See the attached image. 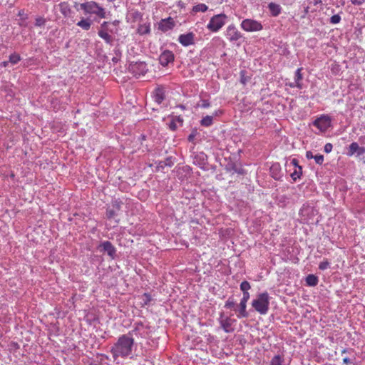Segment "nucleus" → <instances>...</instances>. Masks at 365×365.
Listing matches in <instances>:
<instances>
[{
    "label": "nucleus",
    "instance_id": "nucleus-1",
    "mask_svg": "<svg viewBox=\"0 0 365 365\" xmlns=\"http://www.w3.org/2000/svg\"><path fill=\"white\" fill-rule=\"evenodd\" d=\"M134 346V339L128 334L120 336L118 341L110 349L113 358L115 360L118 357L126 358L132 354Z\"/></svg>",
    "mask_w": 365,
    "mask_h": 365
},
{
    "label": "nucleus",
    "instance_id": "nucleus-2",
    "mask_svg": "<svg viewBox=\"0 0 365 365\" xmlns=\"http://www.w3.org/2000/svg\"><path fill=\"white\" fill-rule=\"evenodd\" d=\"M81 9L86 14L95 15L101 19L106 18V9L96 1H90L79 4L77 10Z\"/></svg>",
    "mask_w": 365,
    "mask_h": 365
},
{
    "label": "nucleus",
    "instance_id": "nucleus-3",
    "mask_svg": "<svg viewBox=\"0 0 365 365\" xmlns=\"http://www.w3.org/2000/svg\"><path fill=\"white\" fill-rule=\"evenodd\" d=\"M254 309L262 315L267 314L269 309V296L267 292L259 294L252 302Z\"/></svg>",
    "mask_w": 365,
    "mask_h": 365
},
{
    "label": "nucleus",
    "instance_id": "nucleus-4",
    "mask_svg": "<svg viewBox=\"0 0 365 365\" xmlns=\"http://www.w3.org/2000/svg\"><path fill=\"white\" fill-rule=\"evenodd\" d=\"M226 19L225 14L215 15L210 19L207 28L212 32H217L225 24Z\"/></svg>",
    "mask_w": 365,
    "mask_h": 365
},
{
    "label": "nucleus",
    "instance_id": "nucleus-5",
    "mask_svg": "<svg viewBox=\"0 0 365 365\" xmlns=\"http://www.w3.org/2000/svg\"><path fill=\"white\" fill-rule=\"evenodd\" d=\"M240 27L247 32H257L263 29L261 22L252 19H244L240 24Z\"/></svg>",
    "mask_w": 365,
    "mask_h": 365
},
{
    "label": "nucleus",
    "instance_id": "nucleus-6",
    "mask_svg": "<svg viewBox=\"0 0 365 365\" xmlns=\"http://www.w3.org/2000/svg\"><path fill=\"white\" fill-rule=\"evenodd\" d=\"M129 71L136 77L143 76L147 72V66L144 62L131 63Z\"/></svg>",
    "mask_w": 365,
    "mask_h": 365
},
{
    "label": "nucleus",
    "instance_id": "nucleus-7",
    "mask_svg": "<svg viewBox=\"0 0 365 365\" xmlns=\"http://www.w3.org/2000/svg\"><path fill=\"white\" fill-rule=\"evenodd\" d=\"M313 125L320 131L324 132L331 126V118L328 115H322L313 122Z\"/></svg>",
    "mask_w": 365,
    "mask_h": 365
},
{
    "label": "nucleus",
    "instance_id": "nucleus-8",
    "mask_svg": "<svg viewBox=\"0 0 365 365\" xmlns=\"http://www.w3.org/2000/svg\"><path fill=\"white\" fill-rule=\"evenodd\" d=\"M226 38L231 42H236L242 38V34L237 30L235 25H229L225 31Z\"/></svg>",
    "mask_w": 365,
    "mask_h": 365
},
{
    "label": "nucleus",
    "instance_id": "nucleus-9",
    "mask_svg": "<svg viewBox=\"0 0 365 365\" xmlns=\"http://www.w3.org/2000/svg\"><path fill=\"white\" fill-rule=\"evenodd\" d=\"M219 320L221 327L226 333L232 331V326L235 322V319H231L230 317H225L223 313H221Z\"/></svg>",
    "mask_w": 365,
    "mask_h": 365
},
{
    "label": "nucleus",
    "instance_id": "nucleus-10",
    "mask_svg": "<svg viewBox=\"0 0 365 365\" xmlns=\"http://www.w3.org/2000/svg\"><path fill=\"white\" fill-rule=\"evenodd\" d=\"M179 43L183 46H189L195 43V34L192 32L183 34L178 37Z\"/></svg>",
    "mask_w": 365,
    "mask_h": 365
},
{
    "label": "nucleus",
    "instance_id": "nucleus-11",
    "mask_svg": "<svg viewBox=\"0 0 365 365\" xmlns=\"http://www.w3.org/2000/svg\"><path fill=\"white\" fill-rule=\"evenodd\" d=\"M174 54L172 51L165 50L160 55L159 61L162 66H166L174 61Z\"/></svg>",
    "mask_w": 365,
    "mask_h": 365
},
{
    "label": "nucleus",
    "instance_id": "nucleus-12",
    "mask_svg": "<svg viewBox=\"0 0 365 365\" xmlns=\"http://www.w3.org/2000/svg\"><path fill=\"white\" fill-rule=\"evenodd\" d=\"M364 153L365 148L360 147L357 143L354 142L350 144L347 155L349 156H352L353 155L356 154L357 156H361Z\"/></svg>",
    "mask_w": 365,
    "mask_h": 365
},
{
    "label": "nucleus",
    "instance_id": "nucleus-13",
    "mask_svg": "<svg viewBox=\"0 0 365 365\" xmlns=\"http://www.w3.org/2000/svg\"><path fill=\"white\" fill-rule=\"evenodd\" d=\"M99 247L102 251L106 252L108 255L112 258L115 255V248L109 241H104L100 245Z\"/></svg>",
    "mask_w": 365,
    "mask_h": 365
},
{
    "label": "nucleus",
    "instance_id": "nucleus-14",
    "mask_svg": "<svg viewBox=\"0 0 365 365\" xmlns=\"http://www.w3.org/2000/svg\"><path fill=\"white\" fill-rule=\"evenodd\" d=\"M175 26V22L173 19L170 17L168 19H165L160 21L159 23V29L161 31L166 32L169 30H171Z\"/></svg>",
    "mask_w": 365,
    "mask_h": 365
},
{
    "label": "nucleus",
    "instance_id": "nucleus-15",
    "mask_svg": "<svg viewBox=\"0 0 365 365\" xmlns=\"http://www.w3.org/2000/svg\"><path fill=\"white\" fill-rule=\"evenodd\" d=\"M290 164L295 168L294 171L291 174L292 178L295 181L302 175V168L298 165V160L295 158L291 160Z\"/></svg>",
    "mask_w": 365,
    "mask_h": 365
},
{
    "label": "nucleus",
    "instance_id": "nucleus-16",
    "mask_svg": "<svg viewBox=\"0 0 365 365\" xmlns=\"http://www.w3.org/2000/svg\"><path fill=\"white\" fill-rule=\"evenodd\" d=\"M247 304L240 302L239 304V307L235 309V311L237 312V317L239 319L246 318L248 317V313L246 310Z\"/></svg>",
    "mask_w": 365,
    "mask_h": 365
},
{
    "label": "nucleus",
    "instance_id": "nucleus-17",
    "mask_svg": "<svg viewBox=\"0 0 365 365\" xmlns=\"http://www.w3.org/2000/svg\"><path fill=\"white\" fill-rule=\"evenodd\" d=\"M165 98V91L163 88H157L154 93V100L158 104H160Z\"/></svg>",
    "mask_w": 365,
    "mask_h": 365
},
{
    "label": "nucleus",
    "instance_id": "nucleus-18",
    "mask_svg": "<svg viewBox=\"0 0 365 365\" xmlns=\"http://www.w3.org/2000/svg\"><path fill=\"white\" fill-rule=\"evenodd\" d=\"M98 36L103 38L107 43H111L113 41V38L110 35V34L108 32L107 30H106L104 28L103 29L101 26L100 30L98 32Z\"/></svg>",
    "mask_w": 365,
    "mask_h": 365
},
{
    "label": "nucleus",
    "instance_id": "nucleus-19",
    "mask_svg": "<svg viewBox=\"0 0 365 365\" xmlns=\"http://www.w3.org/2000/svg\"><path fill=\"white\" fill-rule=\"evenodd\" d=\"M269 10L273 16H277L281 13V6L275 3L271 2L268 4Z\"/></svg>",
    "mask_w": 365,
    "mask_h": 365
},
{
    "label": "nucleus",
    "instance_id": "nucleus-20",
    "mask_svg": "<svg viewBox=\"0 0 365 365\" xmlns=\"http://www.w3.org/2000/svg\"><path fill=\"white\" fill-rule=\"evenodd\" d=\"M118 21H114L112 24H109L108 22L104 21L101 24V27L105 29L108 31V32L110 33H115L117 31L116 26L118 24Z\"/></svg>",
    "mask_w": 365,
    "mask_h": 365
},
{
    "label": "nucleus",
    "instance_id": "nucleus-21",
    "mask_svg": "<svg viewBox=\"0 0 365 365\" xmlns=\"http://www.w3.org/2000/svg\"><path fill=\"white\" fill-rule=\"evenodd\" d=\"M92 21L89 19L82 18L81 21L77 23V26L81 27L85 31H88L91 29Z\"/></svg>",
    "mask_w": 365,
    "mask_h": 365
},
{
    "label": "nucleus",
    "instance_id": "nucleus-22",
    "mask_svg": "<svg viewBox=\"0 0 365 365\" xmlns=\"http://www.w3.org/2000/svg\"><path fill=\"white\" fill-rule=\"evenodd\" d=\"M302 68H297L295 72V76H294V81H295V86H297V88L299 89L302 88V75L301 73Z\"/></svg>",
    "mask_w": 365,
    "mask_h": 365
},
{
    "label": "nucleus",
    "instance_id": "nucleus-23",
    "mask_svg": "<svg viewBox=\"0 0 365 365\" xmlns=\"http://www.w3.org/2000/svg\"><path fill=\"white\" fill-rule=\"evenodd\" d=\"M314 209L311 207H303L301 210H300V215H302V220L304 221H306L307 222H308L309 220V218L308 217H305L307 215H308L309 213H313L314 212Z\"/></svg>",
    "mask_w": 365,
    "mask_h": 365
},
{
    "label": "nucleus",
    "instance_id": "nucleus-24",
    "mask_svg": "<svg viewBox=\"0 0 365 365\" xmlns=\"http://www.w3.org/2000/svg\"><path fill=\"white\" fill-rule=\"evenodd\" d=\"M137 31L140 35L149 34L150 31V24H143L139 25V26L138 27Z\"/></svg>",
    "mask_w": 365,
    "mask_h": 365
},
{
    "label": "nucleus",
    "instance_id": "nucleus-25",
    "mask_svg": "<svg viewBox=\"0 0 365 365\" xmlns=\"http://www.w3.org/2000/svg\"><path fill=\"white\" fill-rule=\"evenodd\" d=\"M318 278L314 274H309L306 277V283L307 285L314 287L318 284Z\"/></svg>",
    "mask_w": 365,
    "mask_h": 365
},
{
    "label": "nucleus",
    "instance_id": "nucleus-26",
    "mask_svg": "<svg viewBox=\"0 0 365 365\" xmlns=\"http://www.w3.org/2000/svg\"><path fill=\"white\" fill-rule=\"evenodd\" d=\"M208 9V7L205 4H198L193 6L192 11L194 12H205Z\"/></svg>",
    "mask_w": 365,
    "mask_h": 365
},
{
    "label": "nucleus",
    "instance_id": "nucleus-27",
    "mask_svg": "<svg viewBox=\"0 0 365 365\" xmlns=\"http://www.w3.org/2000/svg\"><path fill=\"white\" fill-rule=\"evenodd\" d=\"M213 118L210 115H207L201 120V125L204 126H210L212 124Z\"/></svg>",
    "mask_w": 365,
    "mask_h": 365
},
{
    "label": "nucleus",
    "instance_id": "nucleus-28",
    "mask_svg": "<svg viewBox=\"0 0 365 365\" xmlns=\"http://www.w3.org/2000/svg\"><path fill=\"white\" fill-rule=\"evenodd\" d=\"M283 359L279 355L274 356L270 362V365H282Z\"/></svg>",
    "mask_w": 365,
    "mask_h": 365
},
{
    "label": "nucleus",
    "instance_id": "nucleus-29",
    "mask_svg": "<svg viewBox=\"0 0 365 365\" xmlns=\"http://www.w3.org/2000/svg\"><path fill=\"white\" fill-rule=\"evenodd\" d=\"M21 60V57L17 53H12L9 56V63L16 64Z\"/></svg>",
    "mask_w": 365,
    "mask_h": 365
},
{
    "label": "nucleus",
    "instance_id": "nucleus-30",
    "mask_svg": "<svg viewBox=\"0 0 365 365\" xmlns=\"http://www.w3.org/2000/svg\"><path fill=\"white\" fill-rule=\"evenodd\" d=\"M250 284L247 281H243L240 284V289L242 291V292H248V290L250 289Z\"/></svg>",
    "mask_w": 365,
    "mask_h": 365
},
{
    "label": "nucleus",
    "instance_id": "nucleus-31",
    "mask_svg": "<svg viewBox=\"0 0 365 365\" xmlns=\"http://www.w3.org/2000/svg\"><path fill=\"white\" fill-rule=\"evenodd\" d=\"M340 21L341 16L339 14L334 15L330 18V23L332 24H339Z\"/></svg>",
    "mask_w": 365,
    "mask_h": 365
},
{
    "label": "nucleus",
    "instance_id": "nucleus-32",
    "mask_svg": "<svg viewBox=\"0 0 365 365\" xmlns=\"http://www.w3.org/2000/svg\"><path fill=\"white\" fill-rule=\"evenodd\" d=\"M235 306V302H234L233 299H232V298H229L225 304V307L227 308V309L234 307Z\"/></svg>",
    "mask_w": 365,
    "mask_h": 365
},
{
    "label": "nucleus",
    "instance_id": "nucleus-33",
    "mask_svg": "<svg viewBox=\"0 0 365 365\" xmlns=\"http://www.w3.org/2000/svg\"><path fill=\"white\" fill-rule=\"evenodd\" d=\"M316 163L322 165L324 162V156L322 155H316L314 156Z\"/></svg>",
    "mask_w": 365,
    "mask_h": 365
},
{
    "label": "nucleus",
    "instance_id": "nucleus-34",
    "mask_svg": "<svg viewBox=\"0 0 365 365\" xmlns=\"http://www.w3.org/2000/svg\"><path fill=\"white\" fill-rule=\"evenodd\" d=\"M329 267V262L328 261H323L322 262H320L319 265V268L321 269V270H325L327 269L328 267Z\"/></svg>",
    "mask_w": 365,
    "mask_h": 365
},
{
    "label": "nucleus",
    "instance_id": "nucleus-35",
    "mask_svg": "<svg viewBox=\"0 0 365 365\" xmlns=\"http://www.w3.org/2000/svg\"><path fill=\"white\" fill-rule=\"evenodd\" d=\"M45 24V20L43 18L38 17L36 19L35 25L36 26H42Z\"/></svg>",
    "mask_w": 365,
    "mask_h": 365
},
{
    "label": "nucleus",
    "instance_id": "nucleus-36",
    "mask_svg": "<svg viewBox=\"0 0 365 365\" xmlns=\"http://www.w3.org/2000/svg\"><path fill=\"white\" fill-rule=\"evenodd\" d=\"M249 299H250V293L249 292H244L243 293V297H242L240 302L247 304V302H248Z\"/></svg>",
    "mask_w": 365,
    "mask_h": 365
},
{
    "label": "nucleus",
    "instance_id": "nucleus-37",
    "mask_svg": "<svg viewBox=\"0 0 365 365\" xmlns=\"http://www.w3.org/2000/svg\"><path fill=\"white\" fill-rule=\"evenodd\" d=\"M333 146L331 143H328L324 145V150L327 153H329L331 152Z\"/></svg>",
    "mask_w": 365,
    "mask_h": 365
},
{
    "label": "nucleus",
    "instance_id": "nucleus-38",
    "mask_svg": "<svg viewBox=\"0 0 365 365\" xmlns=\"http://www.w3.org/2000/svg\"><path fill=\"white\" fill-rule=\"evenodd\" d=\"M115 211L113 210H108L106 212V215L108 218L110 219L113 218L115 216Z\"/></svg>",
    "mask_w": 365,
    "mask_h": 365
},
{
    "label": "nucleus",
    "instance_id": "nucleus-39",
    "mask_svg": "<svg viewBox=\"0 0 365 365\" xmlns=\"http://www.w3.org/2000/svg\"><path fill=\"white\" fill-rule=\"evenodd\" d=\"M350 1L354 5H357V6L362 5L365 2V0H350Z\"/></svg>",
    "mask_w": 365,
    "mask_h": 365
},
{
    "label": "nucleus",
    "instance_id": "nucleus-40",
    "mask_svg": "<svg viewBox=\"0 0 365 365\" xmlns=\"http://www.w3.org/2000/svg\"><path fill=\"white\" fill-rule=\"evenodd\" d=\"M209 106H210V103L207 100H203L202 101V104H201L202 108H208Z\"/></svg>",
    "mask_w": 365,
    "mask_h": 365
},
{
    "label": "nucleus",
    "instance_id": "nucleus-41",
    "mask_svg": "<svg viewBox=\"0 0 365 365\" xmlns=\"http://www.w3.org/2000/svg\"><path fill=\"white\" fill-rule=\"evenodd\" d=\"M314 156L312 153L311 151H307L306 153V157L307 159H312L314 158Z\"/></svg>",
    "mask_w": 365,
    "mask_h": 365
},
{
    "label": "nucleus",
    "instance_id": "nucleus-42",
    "mask_svg": "<svg viewBox=\"0 0 365 365\" xmlns=\"http://www.w3.org/2000/svg\"><path fill=\"white\" fill-rule=\"evenodd\" d=\"M343 362H344V364H348V363H349V362H350V360H349V358L345 357V358L343 359Z\"/></svg>",
    "mask_w": 365,
    "mask_h": 365
},
{
    "label": "nucleus",
    "instance_id": "nucleus-43",
    "mask_svg": "<svg viewBox=\"0 0 365 365\" xmlns=\"http://www.w3.org/2000/svg\"><path fill=\"white\" fill-rule=\"evenodd\" d=\"M9 63V61H4V62L1 63V65H2V66L6 67V66H8Z\"/></svg>",
    "mask_w": 365,
    "mask_h": 365
},
{
    "label": "nucleus",
    "instance_id": "nucleus-44",
    "mask_svg": "<svg viewBox=\"0 0 365 365\" xmlns=\"http://www.w3.org/2000/svg\"><path fill=\"white\" fill-rule=\"evenodd\" d=\"M289 86L292 88H295V87L297 88V86H295V81L293 83H290Z\"/></svg>",
    "mask_w": 365,
    "mask_h": 365
},
{
    "label": "nucleus",
    "instance_id": "nucleus-45",
    "mask_svg": "<svg viewBox=\"0 0 365 365\" xmlns=\"http://www.w3.org/2000/svg\"><path fill=\"white\" fill-rule=\"evenodd\" d=\"M170 128H172L173 130H174V129H175V125L174 124H173V123H172V124H170Z\"/></svg>",
    "mask_w": 365,
    "mask_h": 365
},
{
    "label": "nucleus",
    "instance_id": "nucleus-46",
    "mask_svg": "<svg viewBox=\"0 0 365 365\" xmlns=\"http://www.w3.org/2000/svg\"><path fill=\"white\" fill-rule=\"evenodd\" d=\"M145 297H146L148 300L150 299L148 298V297H149V296H148V294H145Z\"/></svg>",
    "mask_w": 365,
    "mask_h": 365
},
{
    "label": "nucleus",
    "instance_id": "nucleus-47",
    "mask_svg": "<svg viewBox=\"0 0 365 365\" xmlns=\"http://www.w3.org/2000/svg\"><path fill=\"white\" fill-rule=\"evenodd\" d=\"M109 2H113L115 1V0H108Z\"/></svg>",
    "mask_w": 365,
    "mask_h": 365
},
{
    "label": "nucleus",
    "instance_id": "nucleus-48",
    "mask_svg": "<svg viewBox=\"0 0 365 365\" xmlns=\"http://www.w3.org/2000/svg\"><path fill=\"white\" fill-rule=\"evenodd\" d=\"M189 139H190V140L192 139V135H190V136H189Z\"/></svg>",
    "mask_w": 365,
    "mask_h": 365
},
{
    "label": "nucleus",
    "instance_id": "nucleus-49",
    "mask_svg": "<svg viewBox=\"0 0 365 365\" xmlns=\"http://www.w3.org/2000/svg\"><path fill=\"white\" fill-rule=\"evenodd\" d=\"M345 352H346V349H344V350L342 351V353H345Z\"/></svg>",
    "mask_w": 365,
    "mask_h": 365
}]
</instances>
